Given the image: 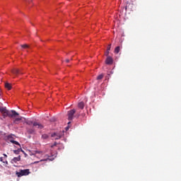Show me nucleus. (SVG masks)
Here are the masks:
<instances>
[{
  "label": "nucleus",
  "mask_w": 181,
  "mask_h": 181,
  "mask_svg": "<svg viewBox=\"0 0 181 181\" xmlns=\"http://www.w3.org/2000/svg\"><path fill=\"white\" fill-rule=\"evenodd\" d=\"M1 113L2 114L3 118H6V117H9V118H15V117L19 115V113L15 110H8L6 107H4L3 109L1 110Z\"/></svg>",
  "instance_id": "nucleus-1"
},
{
  "label": "nucleus",
  "mask_w": 181,
  "mask_h": 181,
  "mask_svg": "<svg viewBox=\"0 0 181 181\" xmlns=\"http://www.w3.org/2000/svg\"><path fill=\"white\" fill-rule=\"evenodd\" d=\"M16 175L18 176V177H22V176H28V175H30V170H20L19 172H16Z\"/></svg>",
  "instance_id": "nucleus-2"
},
{
  "label": "nucleus",
  "mask_w": 181,
  "mask_h": 181,
  "mask_svg": "<svg viewBox=\"0 0 181 181\" xmlns=\"http://www.w3.org/2000/svg\"><path fill=\"white\" fill-rule=\"evenodd\" d=\"M25 124H27V125H32L33 124V127H35V128H38V129H42V128H43V126L42 125V124L36 122H33L30 120H27L25 122Z\"/></svg>",
  "instance_id": "nucleus-3"
},
{
  "label": "nucleus",
  "mask_w": 181,
  "mask_h": 181,
  "mask_svg": "<svg viewBox=\"0 0 181 181\" xmlns=\"http://www.w3.org/2000/svg\"><path fill=\"white\" fill-rule=\"evenodd\" d=\"M75 114H76V110L74 109L68 111L67 115H68L69 121H72V119L74 118Z\"/></svg>",
  "instance_id": "nucleus-4"
},
{
  "label": "nucleus",
  "mask_w": 181,
  "mask_h": 181,
  "mask_svg": "<svg viewBox=\"0 0 181 181\" xmlns=\"http://www.w3.org/2000/svg\"><path fill=\"white\" fill-rule=\"evenodd\" d=\"M112 62H113V60L111 57H107L105 60L106 64H112Z\"/></svg>",
  "instance_id": "nucleus-5"
},
{
  "label": "nucleus",
  "mask_w": 181,
  "mask_h": 181,
  "mask_svg": "<svg viewBox=\"0 0 181 181\" xmlns=\"http://www.w3.org/2000/svg\"><path fill=\"white\" fill-rule=\"evenodd\" d=\"M19 160H21V156H19L18 157H14L11 160V163H16V162H19Z\"/></svg>",
  "instance_id": "nucleus-6"
},
{
  "label": "nucleus",
  "mask_w": 181,
  "mask_h": 181,
  "mask_svg": "<svg viewBox=\"0 0 181 181\" xmlns=\"http://www.w3.org/2000/svg\"><path fill=\"white\" fill-rule=\"evenodd\" d=\"M52 138H55V139H60L62 138V136L59 134L54 133L51 135Z\"/></svg>",
  "instance_id": "nucleus-7"
},
{
  "label": "nucleus",
  "mask_w": 181,
  "mask_h": 181,
  "mask_svg": "<svg viewBox=\"0 0 181 181\" xmlns=\"http://www.w3.org/2000/svg\"><path fill=\"white\" fill-rule=\"evenodd\" d=\"M78 107L81 109V110H83L84 109V102H80L78 104Z\"/></svg>",
  "instance_id": "nucleus-8"
},
{
  "label": "nucleus",
  "mask_w": 181,
  "mask_h": 181,
  "mask_svg": "<svg viewBox=\"0 0 181 181\" xmlns=\"http://www.w3.org/2000/svg\"><path fill=\"white\" fill-rule=\"evenodd\" d=\"M57 157V153L48 157V160H54V158Z\"/></svg>",
  "instance_id": "nucleus-9"
},
{
  "label": "nucleus",
  "mask_w": 181,
  "mask_h": 181,
  "mask_svg": "<svg viewBox=\"0 0 181 181\" xmlns=\"http://www.w3.org/2000/svg\"><path fill=\"white\" fill-rule=\"evenodd\" d=\"M5 87H6V88H7V90H11V88H12V86H11V83H6Z\"/></svg>",
  "instance_id": "nucleus-10"
},
{
  "label": "nucleus",
  "mask_w": 181,
  "mask_h": 181,
  "mask_svg": "<svg viewBox=\"0 0 181 181\" xmlns=\"http://www.w3.org/2000/svg\"><path fill=\"white\" fill-rule=\"evenodd\" d=\"M22 121V117H17L14 119V124H19V122Z\"/></svg>",
  "instance_id": "nucleus-11"
},
{
  "label": "nucleus",
  "mask_w": 181,
  "mask_h": 181,
  "mask_svg": "<svg viewBox=\"0 0 181 181\" xmlns=\"http://www.w3.org/2000/svg\"><path fill=\"white\" fill-rule=\"evenodd\" d=\"M12 73L13 74H19V73H21V71H19V69H13Z\"/></svg>",
  "instance_id": "nucleus-12"
},
{
  "label": "nucleus",
  "mask_w": 181,
  "mask_h": 181,
  "mask_svg": "<svg viewBox=\"0 0 181 181\" xmlns=\"http://www.w3.org/2000/svg\"><path fill=\"white\" fill-rule=\"evenodd\" d=\"M0 161L3 162V163H6V165H8V161L6 160V159H4V158L0 157Z\"/></svg>",
  "instance_id": "nucleus-13"
},
{
  "label": "nucleus",
  "mask_w": 181,
  "mask_h": 181,
  "mask_svg": "<svg viewBox=\"0 0 181 181\" xmlns=\"http://www.w3.org/2000/svg\"><path fill=\"white\" fill-rule=\"evenodd\" d=\"M104 78V74H101L100 75L98 76L96 80H103Z\"/></svg>",
  "instance_id": "nucleus-14"
},
{
  "label": "nucleus",
  "mask_w": 181,
  "mask_h": 181,
  "mask_svg": "<svg viewBox=\"0 0 181 181\" xmlns=\"http://www.w3.org/2000/svg\"><path fill=\"white\" fill-rule=\"evenodd\" d=\"M10 142H11V144H14L15 145H18L19 146H21V144H19V142L15 140H10Z\"/></svg>",
  "instance_id": "nucleus-15"
},
{
  "label": "nucleus",
  "mask_w": 181,
  "mask_h": 181,
  "mask_svg": "<svg viewBox=\"0 0 181 181\" xmlns=\"http://www.w3.org/2000/svg\"><path fill=\"white\" fill-rule=\"evenodd\" d=\"M115 53H116V54H118V53H119V46L117 47L115 49Z\"/></svg>",
  "instance_id": "nucleus-16"
},
{
  "label": "nucleus",
  "mask_w": 181,
  "mask_h": 181,
  "mask_svg": "<svg viewBox=\"0 0 181 181\" xmlns=\"http://www.w3.org/2000/svg\"><path fill=\"white\" fill-rule=\"evenodd\" d=\"M23 49H29V45L25 44L21 45Z\"/></svg>",
  "instance_id": "nucleus-17"
},
{
  "label": "nucleus",
  "mask_w": 181,
  "mask_h": 181,
  "mask_svg": "<svg viewBox=\"0 0 181 181\" xmlns=\"http://www.w3.org/2000/svg\"><path fill=\"white\" fill-rule=\"evenodd\" d=\"M42 139H47L49 138V136L46 134L42 135Z\"/></svg>",
  "instance_id": "nucleus-18"
},
{
  "label": "nucleus",
  "mask_w": 181,
  "mask_h": 181,
  "mask_svg": "<svg viewBox=\"0 0 181 181\" xmlns=\"http://www.w3.org/2000/svg\"><path fill=\"white\" fill-rule=\"evenodd\" d=\"M28 132H29V134H34L35 133V130L30 129V130H28Z\"/></svg>",
  "instance_id": "nucleus-19"
},
{
  "label": "nucleus",
  "mask_w": 181,
  "mask_h": 181,
  "mask_svg": "<svg viewBox=\"0 0 181 181\" xmlns=\"http://www.w3.org/2000/svg\"><path fill=\"white\" fill-rule=\"evenodd\" d=\"M107 50L109 51V52H110V50H111V44H110L108 45Z\"/></svg>",
  "instance_id": "nucleus-20"
},
{
  "label": "nucleus",
  "mask_w": 181,
  "mask_h": 181,
  "mask_svg": "<svg viewBox=\"0 0 181 181\" xmlns=\"http://www.w3.org/2000/svg\"><path fill=\"white\" fill-rule=\"evenodd\" d=\"M13 153H16V155H18V153H19V150H14Z\"/></svg>",
  "instance_id": "nucleus-21"
},
{
  "label": "nucleus",
  "mask_w": 181,
  "mask_h": 181,
  "mask_svg": "<svg viewBox=\"0 0 181 181\" xmlns=\"http://www.w3.org/2000/svg\"><path fill=\"white\" fill-rule=\"evenodd\" d=\"M108 54H110V51L107 50L105 52V56L108 57H109Z\"/></svg>",
  "instance_id": "nucleus-22"
},
{
  "label": "nucleus",
  "mask_w": 181,
  "mask_h": 181,
  "mask_svg": "<svg viewBox=\"0 0 181 181\" xmlns=\"http://www.w3.org/2000/svg\"><path fill=\"white\" fill-rule=\"evenodd\" d=\"M75 117H76V118H78V117H80V113H78L76 115H75Z\"/></svg>",
  "instance_id": "nucleus-23"
},
{
  "label": "nucleus",
  "mask_w": 181,
  "mask_h": 181,
  "mask_svg": "<svg viewBox=\"0 0 181 181\" xmlns=\"http://www.w3.org/2000/svg\"><path fill=\"white\" fill-rule=\"evenodd\" d=\"M66 63H70V59H66Z\"/></svg>",
  "instance_id": "nucleus-24"
},
{
  "label": "nucleus",
  "mask_w": 181,
  "mask_h": 181,
  "mask_svg": "<svg viewBox=\"0 0 181 181\" xmlns=\"http://www.w3.org/2000/svg\"><path fill=\"white\" fill-rule=\"evenodd\" d=\"M31 0H24L25 2L28 3V2H30Z\"/></svg>",
  "instance_id": "nucleus-25"
},
{
  "label": "nucleus",
  "mask_w": 181,
  "mask_h": 181,
  "mask_svg": "<svg viewBox=\"0 0 181 181\" xmlns=\"http://www.w3.org/2000/svg\"><path fill=\"white\" fill-rule=\"evenodd\" d=\"M5 158H8V156L5 153L3 154Z\"/></svg>",
  "instance_id": "nucleus-26"
},
{
  "label": "nucleus",
  "mask_w": 181,
  "mask_h": 181,
  "mask_svg": "<svg viewBox=\"0 0 181 181\" xmlns=\"http://www.w3.org/2000/svg\"><path fill=\"white\" fill-rule=\"evenodd\" d=\"M36 153H42V151H35Z\"/></svg>",
  "instance_id": "nucleus-27"
},
{
  "label": "nucleus",
  "mask_w": 181,
  "mask_h": 181,
  "mask_svg": "<svg viewBox=\"0 0 181 181\" xmlns=\"http://www.w3.org/2000/svg\"><path fill=\"white\" fill-rule=\"evenodd\" d=\"M1 110H4V107H0V112Z\"/></svg>",
  "instance_id": "nucleus-28"
},
{
  "label": "nucleus",
  "mask_w": 181,
  "mask_h": 181,
  "mask_svg": "<svg viewBox=\"0 0 181 181\" xmlns=\"http://www.w3.org/2000/svg\"><path fill=\"white\" fill-rule=\"evenodd\" d=\"M56 145H57V144H56V143H54V146H56Z\"/></svg>",
  "instance_id": "nucleus-29"
},
{
  "label": "nucleus",
  "mask_w": 181,
  "mask_h": 181,
  "mask_svg": "<svg viewBox=\"0 0 181 181\" xmlns=\"http://www.w3.org/2000/svg\"><path fill=\"white\" fill-rule=\"evenodd\" d=\"M40 162H43V160H41Z\"/></svg>",
  "instance_id": "nucleus-30"
},
{
  "label": "nucleus",
  "mask_w": 181,
  "mask_h": 181,
  "mask_svg": "<svg viewBox=\"0 0 181 181\" xmlns=\"http://www.w3.org/2000/svg\"><path fill=\"white\" fill-rule=\"evenodd\" d=\"M35 163H39V162L37 161V162H35Z\"/></svg>",
  "instance_id": "nucleus-31"
},
{
  "label": "nucleus",
  "mask_w": 181,
  "mask_h": 181,
  "mask_svg": "<svg viewBox=\"0 0 181 181\" xmlns=\"http://www.w3.org/2000/svg\"><path fill=\"white\" fill-rule=\"evenodd\" d=\"M51 121H54V119H52Z\"/></svg>",
  "instance_id": "nucleus-32"
},
{
  "label": "nucleus",
  "mask_w": 181,
  "mask_h": 181,
  "mask_svg": "<svg viewBox=\"0 0 181 181\" xmlns=\"http://www.w3.org/2000/svg\"><path fill=\"white\" fill-rule=\"evenodd\" d=\"M68 124H70V122H68Z\"/></svg>",
  "instance_id": "nucleus-33"
}]
</instances>
